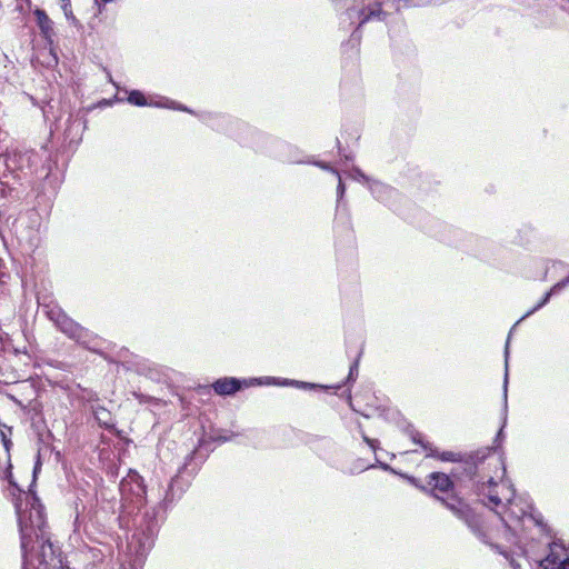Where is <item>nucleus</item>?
Returning <instances> with one entry per match:
<instances>
[{"mask_svg":"<svg viewBox=\"0 0 569 569\" xmlns=\"http://www.w3.org/2000/svg\"><path fill=\"white\" fill-rule=\"evenodd\" d=\"M61 9H62L63 14L67 18V20H69L72 23H77L78 22V20L76 19V17L72 13L71 0H69L67 2H62Z\"/></svg>","mask_w":569,"mask_h":569,"instance_id":"obj_20","label":"nucleus"},{"mask_svg":"<svg viewBox=\"0 0 569 569\" xmlns=\"http://www.w3.org/2000/svg\"><path fill=\"white\" fill-rule=\"evenodd\" d=\"M128 101L131 104L139 106V107L156 106V107H162V108H172V109H177V110H181V111H186V112H190V113L192 112L187 107L176 104L173 101H170L168 99L162 98L161 101H152V100L148 101L146 99V97L143 96V93L140 92L139 90H132L129 93Z\"/></svg>","mask_w":569,"mask_h":569,"instance_id":"obj_9","label":"nucleus"},{"mask_svg":"<svg viewBox=\"0 0 569 569\" xmlns=\"http://www.w3.org/2000/svg\"><path fill=\"white\" fill-rule=\"evenodd\" d=\"M552 295H555V293L551 292V289H550L542 298H540V301L532 309H530L529 311L526 312V315L522 316V319L531 316L532 313L538 311L540 308H542L545 305H547Z\"/></svg>","mask_w":569,"mask_h":569,"instance_id":"obj_18","label":"nucleus"},{"mask_svg":"<svg viewBox=\"0 0 569 569\" xmlns=\"http://www.w3.org/2000/svg\"><path fill=\"white\" fill-rule=\"evenodd\" d=\"M349 19L358 20L357 30L366 22L371 20H381L385 14L381 10V4L378 2L369 3L367 7L362 9H349L347 11Z\"/></svg>","mask_w":569,"mask_h":569,"instance_id":"obj_7","label":"nucleus"},{"mask_svg":"<svg viewBox=\"0 0 569 569\" xmlns=\"http://www.w3.org/2000/svg\"><path fill=\"white\" fill-rule=\"evenodd\" d=\"M37 159L38 156L29 150H11L0 156V184L9 187L11 181L30 178Z\"/></svg>","mask_w":569,"mask_h":569,"instance_id":"obj_3","label":"nucleus"},{"mask_svg":"<svg viewBox=\"0 0 569 569\" xmlns=\"http://www.w3.org/2000/svg\"><path fill=\"white\" fill-rule=\"evenodd\" d=\"M14 507L21 538L22 569H60L61 560L46 531V518L39 498L20 492Z\"/></svg>","mask_w":569,"mask_h":569,"instance_id":"obj_1","label":"nucleus"},{"mask_svg":"<svg viewBox=\"0 0 569 569\" xmlns=\"http://www.w3.org/2000/svg\"><path fill=\"white\" fill-rule=\"evenodd\" d=\"M164 501H170L169 491H167V493H166Z\"/></svg>","mask_w":569,"mask_h":569,"instance_id":"obj_32","label":"nucleus"},{"mask_svg":"<svg viewBox=\"0 0 569 569\" xmlns=\"http://www.w3.org/2000/svg\"><path fill=\"white\" fill-rule=\"evenodd\" d=\"M144 520L146 523L141 525L137 532H134L129 543V549L134 551L137 557L141 558L152 548L159 529L158 521L154 518L146 515Z\"/></svg>","mask_w":569,"mask_h":569,"instance_id":"obj_4","label":"nucleus"},{"mask_svg":"<svg viewBox=\"0 0 569 569\" xmlns=\"http://www.w3.org/2000/svg\"><path fill=\"white\" fill-rule=\"evenodd\" d=\"M4 479H7L10 485L14 486L16 487V483L13 482L12 480V475H11V465L9 463V466L7 467V469L3 471V476H2Z\"/></svg>","mask_w":569,"mask_h":569,"instance_id":"obj_25","label":"nucleus"},{"mask_svg":"<svg viewBox=\"0 0 569 569\" xmlns=\"http://www.w3.org/2000/svg\"><path fill=\"white\" fill-rule=\"evenodd\" d=\"M372 467H373V465H367L363 461H360L359 466L355 469V471L360 472V471L367 470Z\"/></svg>","mask_w":569,"mask_h":569,"instance_id":"obj_28","label":"nucleus"},{"mask_svg":"<svg viewBox=\"0 0 569 569\" xmlns=\"http://www.w3.org/2000/svg\"><path fill=\"white\" fill-rule=\"evenodd\" d=\"M509 340H510V336L508 337V340H507L506 347H505V379H503L505 408L507 407Z\"/></svg>","mask_w":569,"mask_h":569,"instance_id":"obj_17","label":"nucleus"},{"mask_svg":"<svg viewBox=\"0 0 569 569\" xmlns=\"http://www.w3.org/2000/svg\"><path fill=\"white\" fill-rule=\"evenodd\" d=\"M119 490L122 500L133 503L137 508L142 506L146 488L142 478L137 472L130 471L128 476L121 480Z\"/></svg>","mask_w":569,"mask_h":569,"instance_id":"obj_5","label":"nucleus"},{"mask_svg":"<svg viewBox=\"0 0 569 569\" xmlns=\"http://www.w3.org/2000/svg\"><path fill=\"white\" fill-rule=\"evenodd\" d=\"M368 189L378 201L383 203H390L392 198L397 196L395 189L375 179L371 180Z\"/></svg>","mask_w":569,"mask_h":569,"instance_id":"obj_12","label":"nucleus"},{"mask_svg":"<svg viewBox=\"0 0 569 569\" xmlns=\"http://www.w3.org/2000/svg\"><path fill=\"white\" fill-rule=\"evenodd\" d=\"M567 286H569V274L565 279L560 280L555 286H552L551 292L557 293Z\"/></svg>","mask_w":569,"mask_h":569,"instance_id":"obj_22","label":"nucleus"},{"mask_svg":"<svg viewBox=\"0 0 569 569\" xmlns=\"http://www.w3.org/2000/svg\"><path fill=\"white\" fill-rule=\"evenodd\" d=\"M412 439L416 443H419L427 451V455H426L427 457H435L441 461H458L459 460V455H457L452 451H443V452L439 453L436 449H433L431 447V445L429 442H423L422 437L420 435L413 436Z\"/></svg>","mask_w":569,"mask_h":569,"instance_id":"obj_13","label":"nucleus"},{"mask_svg":"<svg viewBox=\"0 0 569 569\" xmlns=\"http://www.w3.org/2000/svg\"><path fill=\"white\" fill-rule=\"evenodd\" d=\"M93 415L99 425L106 428H111L113 426L111 413L109 410L102 407H98L93 410Z\"/></svg>","mask_w":569,"mask_h":569,"instance_id":"obj_16","label":"nucleus"},{"mask_svg":"<svg viewBox=\"0 0 569 569\" xmlns=\"http://www.w3.org/2000/svg\"><path fill=\"white\" fill-rule=\"evenodd\" d=\"M49 315L50 318L56 322L57 327L69 338L74 339L81 343L84 342V338L88 336V332L84 328L67 317L60 310H51Z\"/></svg>","mask_w":569,"mask_h":569,"instance_id":"obj_6","label":"nucleus"},{"mask_svg":"<svg viewBox=\"0 0 569 569\" xmlns=\"http://www.w3.org/2000/svg\"><path fill=\"white\" fill-rule=\"evenodd\" d=\"M279 385L281 386H289V385H299L303 388H307V387H311V385L309 383H306V382H298V381H293V380H283L282 382H279Z\"/></svg>","mask_w":569,"mask_h":569,"instance_id":"obj_24","label":"nucleus"},{"mask_svg":"<svg viewBox=\"0 0 569 569\" xmlns=\"http://www.w3.org/2000/svg\"><path fill=\"white\" fill-rule=\"evenodd\" d=\"M379 466L385 470H391V468L387 463L379 462Z\"/></svg>","mask_w":569,"mask_h":569,"instance_id":"obj_31","label":"nucleus"},{"mask_svg":"<svg viewBox=\"0 0 569 569\" xmlns=\"http://www.w3.org/2000/svg\"><path fill=\"white\" fill-rule=\"evenodd\" d=\"M254 383L261 385L262 380L254 378V379L241 381L237 378H222V379H218L212 385V387H213V390L218 395L224 396V395H232V393L237 392L242 387V385H244L246 387H249Z\"/></svg>","mask_w":569,"mask_h":569,"instance_id":"obj_8","label":"nucleus"},{"mask_svg":"<svg viewBox=\"0 0 569 569\" xmlns=\"http://www.w3.org/2000/svg\"><path fill=\"white\" fill-rule=\"evenodd\" d=\"M270 380H271V378H270V377H267V378H266V382H267V383H269V381H270Z\"/></svg>","mask_w":569,"mask_h":569,"instance_id":"obj_33","label":"nucleus"},{"mask_svg":"<svg viewBox=\"0 0 569 569\" xmlns=\"http://www.w3.org/2000/svg\"><path fill=\"white\" fill-rule=\"evenodd\" d=\"M428 483L441 492H448L452 488V481L446 473L432 472Z\"/></svg>","mask_w":569,"mask_h":569,"instance_id":"obj_15","label":"nucleus"},{"mask_svg":"<svg viewBox=\"0 0 569 569\" xmlns=\"http://www.w3.org/2000/svg\"><path fill=\"white\" fill-rule=\"evenodd\" d=\"M447 507L452 510L455 515H457L459 518L465 519L467 525L479 536V538L486 542L485 535L480 532V530L477 527V520L473 516H470V510L467 505L462 503L461 501H456V503H447Z\"/></svg>","mask_w":569,"mask_h":569,"instance_id":"obj_10","label":"nucleus"},{"mask_svg":"<svg viewBox=\"0 0 569 569\" xmlns=\"http://www.w3.org/2000/svg\"><path fill=\"white\" fill-rule=\"evenodd\" d=\"M350 177L353 179V180H357L359 182H362L365 183L367 187L369 186V183L371 182L372 178L366 176L360 169L358 168H355L351 172H350Z\"/></svg>","mask_w":569,"mask_h":569,"instance_id":"obj_19","label":"nucleus"},{"mask_svg":"<svg viewBox=\"0 0 569 569\" xmlns=\"http://www.w3.org/2000/svg\"><path fill=\"white\" fill-rule=\"evenodd\" d=\"M557 548H560V546L553 542L550 547V553L541 562L543 569H569V553L561 556L557 552Z\"/></svg>","mask_w":569,"mask_h":569,"instance_id":"obj_11","label":"nucleus"},{"mask_svg":"<svg viewBox=\"0 0 569 569\" xmlns=\"http://www.w3.org/2000/svg\"><path fill=\"white\" fill-rule=\"evenodd\" d=\"M318 167H320L321 169H325V170H330L331 172H333L335 169L330 168L327 163L325 162H317L316 163Z\"/></svg>","mask_w":569,"mask_h":569,"instance_id":"obj_29","label":"nucleus"},{"mask_svg":"<svg viewBox=\"0 0 569 569\" xmlns=\"http://www.w3.org/2000/svg\"><path fill=\"white\" fill-rule=\"evenodd\" d=\"M361 437H362L363 441L367 442L370 446V448L375 451L377 440L368 438L363 432L361 433Z\"/></svg>","mask_w":569,"mask_h":569,"instance_id":"obj_26","label":"nucleus"},{"mask_svg":"<svg viewBox=\"0 0 569 569\" xmlns=\"http://www.w3.org/2000/svg\"><path fill=\"white\" fill-rule=\"evenodd\" d=\"M358 365L359 360L357 359L351 366L348 375V381H355L358 376Z\"/></svg>","mask_w":569,"mask_h":569,"instance_id":"obj_23","label":"nucleus"},{"mask_svg":"<svg viewBox=\"0 0 569 569\" xmlns=\"http://www.w3.org/2000/svg\"><path fill=\"white\" fill-rule=\"evenodd\" d=\"M479 458L476 465V492L480 501L499 515L507 522L510 519H521L530 508L529 503L518 507L516 490L509 480H505L506 466L502 456L491 453Z\"/></svg>","mask_w":569,"mask_h":569,"instance_id":"obj_2","label":"nucleus"},{"mask_svg":"<svg viewBox=\"0 0 569 569\" xmlns=\"http://www.w3.org/2000/svg\"><path fill=\"white\" fill-rule=\"evenodd\" d=\"M523 320L522 317L520 318V320L518 322H515V326H518V323Z\"/></svg>","mask_w":569,"mask_h":569,"instance_id":"obj_34","label":"nucleus"},{"mask_svg":"<svg viewBox=\"0 0 569 569\" xmlns=\"http://www.w3.org/2000/svg\"><path fill=\"white\" fill-rule=\"evenodd\" d=\"M333 173L338 177L339 179V183H338V187H337V196H338V202H340L341 198L343 197L345 194V184L341 180V177L339 174V172L337 170H333Z\"/></svg>","mask_w":569,"mask_h":569,"instance_id":"obj_21","label":"nucleus"},{"mask_svg":"<svg viewBox=\"0 0 569 569\" xmlns=\"http://www.w3.org/2000/svg\"><path fill=\"white\" fill-rule=\"evenodd\" d=\"M505 425H506V418L503 419V425H502V427L500 428V430H499V432L497 435L496 441L500 440L503 437V427H505Z\"/></svg>","mask_w":569,"mask_h":569,"instance_id":"obj_30","label":"nucleus"},{"mask_svg":"<svg viewBox=\"0 0 569 569\" xmlns=\"http://www.w3.org/2000/svg\"><path fill=\"white\" fill-rule=\"evenodd\" d=\"M1 437H2L3 447H4L6 451L8 452L10 449V446H11V441L6 438V435L3 431H1Z\"/></svg>","mask_w":569,"mask_h":569,"instance_id":"obj_27","label":"nucleus"},{"mask_svg":"<svg viewBox=\"0 0 569 569\" xmlns=\"http://www.w3.org/2000/svg\"><path fill=\"white\" fill-rule=\"evenodd\" d=\"M37 21V26L40 29V32L43 38L50 40L53 36V22L48 17L44 10L37 8L33 12Z\"/></svg>","mask_w":569,"mask_h":569,"instance_id":"obj_14","label":"nucleus"}]
</instances>
